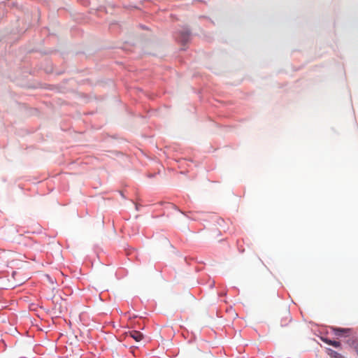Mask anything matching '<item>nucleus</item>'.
<instances>
[{"instance_id": "nucleus-2", "label": "nucleus", "mask_w": 358, "mask_h": 358, "mask_svg": "<svg viewBox=\"0 0 358 358\" xmlns=\"http://www.w3.org/2000/svg\"><path fill=\"white\" fill-rule=\"evenodd\" d=\"M127 336H130L136 342L141 341L143 338V335L138 331H130L127 334Z\"/></svg>"}, {"instance_id": "nucleus-6", "label": "nucleus", "mask_w": 358, "mask_h": 358, "mask_svg": "<svg viewBox=\"0 0 358 358\" xmlns=\"http://www.w3.org/2000/svg\"><path fill=\"white\" fill-rule=\"evenodd\" d=\"M323 341H324L326 343H327V344H329V345H333V346H334V347H335V348H338V347H340V345H341V343H340V342H338V341H331V340L327 339V338L323 339Z\"/></svg>"}, {"instance_id": "nucleus-3", "label": "nucleus", "mask_w": 358, "mask_h": 358, "mask_svg": "<svg viewBox=\"0 0 358 358\" xmlns=\"http://www.w3.org/2000/svg\"><path fill=\"white\" fill-rule=\"evenodd\" d=\"M333 331L334 334L337 336H348L349 333L351 331L350 329H343V328H334Z\"/></svg>"}, {"instance_id": "nucleus-7", "label": "nucleus", "mask_w": 358, "mask_h": 358, "mask_svg": "<svg viewBox=\"0 0 358 358\" xmlns=\"http://www.w3.org/2000/svg\"><path fill=\"white\" fill-rule=\"evenodd\" d=\"M290 321H291V317H290L289 313H287L285 317V324H283L282 322L281 325L282 326H285Z\"/></svg>"}, {"instance_id": "nucleus-5", "label": "nucleus", "mask_w": 358, "mask_h": 358, "mask_svg": "<svg viewBox=\"0 0 358 358\" xmlns=\"http://www.w3.org/2000/svg\"><path fill=\"white\" fill-rule=\"evenodd\" d=\"M327 354L329 355L331 358H345L343 356H342L338 352L331 350V349H327Z\"/></svg>"}, {"instance_id": "nucleus-1", "label": "nucleus", "mask_w": 358, "mask_h": 358, "mask_svg": "<svg viewBox=\"0 0 358 358\" xmlns=\"http://www.w3.org/2000/svg\"><path fill=\"white\" fill-rule=\"evenodd\" d=\"M15 260V253L13 251L0 249V263L8 266Z\"/></svg>"}, {"instance_id": "nucleus-4", "label": "nucleus", "mask_w": 358, "mask_h": 358, "mask_svg": "<svg viewBox=\"0 0 358 358\" xmlns=\"http://www.w3.org/2000/svg\"><path fill=\"white\" fill-rule=\"evenodd\" d=\"M189 33L187 31H182L178 37V40L182 43H187L189 41Z\"/></svg>"}]
</instances>
